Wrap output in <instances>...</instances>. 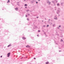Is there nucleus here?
I'll return each instance as SVG.
<instances>
[{
    "label": "nucleus",
    "instance_id": "nucleus-5",
    "mask_svg": "<svg viewBox=\"0 0 64 64\" xmlns=\"http://www.w3.org/2000/svg\"><path fill=\"white\" fill-rule=\"evenodd\" d=\"M26 47H31L30 46H29V45H28L26 46Z\"/></svg>",
    "mask_w": 64,
    "mask_h": 64
},
{
    "label": "nucleus",
    "instance_id": "nucleus-39",
    "mask_svg": "<svg viewBox=\"0 0 64 64\" xmlns=\"http://www.w3.org/2000/svg\"><path fill=\"white\" fill-rule=\"evenodd\" d=\"M24 1H26V0H24Z\"/></svg>",
    "mask_w": 64,
    "mask_h": 64
},
{
    "label": "nucleus",
    "instance_id": "nucleus-2",
    "mask_svg": "<svg viewBox=\"0 0 64 64\" xmlns=\"http://www.w3.org/2000/svg\"><path fill=\"white\" fill-rule=\"evenodd\" d=\"M10 56V52H9L8 53V54H7V57H9V56Z\"/></svg>",
    "mask_w": 64,
    "mask_h": 64
},
{
    "label": "nucleus",
    "instance_id": "nucleus-35",
    "mask_svg": "<svg viewBox=\"0 0 64 64\" xmlns=\"http://www.w3.org/2000/svg\"><path fill=\"white\" fill-rule=\"evenodd\" d=\"M44 26V27H45V26Z\"/></svg>",
    "mask_w": 64,
    "mask_h": 64
},
{
    "label": "nucleus",
    "instance_id": "nucleus-19",
    "mask_svg": "<svg viewBox=\"0 0 64 64\" xmlns=\"http://www.w3.org/2000/svg\"><path fill=\"white\" fill-rule=\"evenodd\" d=\"M28 11H29V10H26L27 12H28Z\"/></svg>",
    "mask_w": 64,
    "mask_h": 64
},
{
    "label": "nucleus",
    "instance_id": "nucleus-23",
    "mask_svg": "<svg viewBox=\"0 0 64 64\" xmlns=\"http://www.w3.org/2000/svg\"><path fill=\"white\" fill-rule=\"evenodd\" d=\"M60 26H61L60 25L59 26V27H60Z\"/></svg>",
    "mask_w": 64,
    "mask_h": 64
},
{
    "label": "nucleus",
    "instance_id": "nucleus-34",
    "mask_svg": "<svg viewBox=\"0 0 64 64\" xmlns=\"http://www.w3.org/2000/svg\"><path fill=\"white\" fill-rule=\"evenodd\" d=\"M54 1H57L56 0H54Z\"/></svg>",
    "mask_w": 64,
    "mask_h": 64
},
{
    "label": "nucleus",
    "instance_id": "nucleus-30",
    "mask_svg": "<svg viewBox=\"0 0 64 64\" xmlns=\"http://www.w3.org/2000/svg\"><path fill=\"white\" fill-rule=\"evenodd\" d=\"M48 20H49V21H50V19H49Z\"/></svg>",
    "mask_w": 64,
    "mask_h": 64
},
{
    "label": "nucleus",
    "instance_id": "nucleus-22",
    "mask_svg": "<svg viewBox=\"0 0 64 64\" xmlns=\"http://www.w3.org/2000/svg\"><path fill=\"white\" fill-rule=\"evenodd\" d=\"M62 5V4H63V3H61Z\"/></svg>",
    "mask_w": 64,
    "mask_h": 64
},
{
    "label": "nucleus",
    "instance_id": "nucleus-25",
    "mask_svg": "<svg viewBox=\"0 0 64 64\" xmlns=\"http://www.w3.org/2000/svg\"><path fill=\"white\" fill-rule=\"evenodd\" d=\"M49 26V25H47V27H48Z\"/></svg>",
    "mask_w": 64,
    "mask_h": 64
},
{
    "label": "nucleus",
    "instance_id": "nucleus-42",
    "mask_svg": "<svg viewBox=\"0 0 64 64\" xmlns=\"http://www.w3.org/2000/svg\"><path fill=\"white\" fill-rule=\"evenodd\" d=\"M42 22H43V20L42 21Z\"/></svg>",
    "mask_w": 64,
    "mask_h": 64
},
{
    "label": "nucleus",
    "instance_id": "nucleus-13",
    "mask_svg": "<svg viewBox=\"0 0 64 64\" xmlns=\"http://www.w3.org/2000/svg\"><path fill=\"white\" fill-rule=\"evenodd\" d=\"M10 2V0H8V2H7V3H9Z\"/></svg>",
    "mask_w": 64,
    "mask_h": 64
},
{
    "label": "nucleus",
    "instance_id": "nucleus-17",
    "mask_svg": "<svg viewBox=\"0 0 64 64\" xmlns=\"http://www.w3.org/2000/svg\"><path fill=\"white\" fill-rule=\"evenodd\" d=\"M38 32H40V30H38Z\"/></svg>",
    "mask_w": 64,
    "mask_h": 64
},
{
    "label": "nucleus",
    "instance_id": "nucleus-31",
    "mask_svg": "<svg viewBox=\"0 0 64 64\" xmlns=\"http://www.w3.org/2000/svg\"><path fill=\"white\" fill-rule=\"evenodd\" d=\"M57 1L56 0V3H57Z\"/></svg>",
    "mask_w": 64,
    "mask_h": 64
},
{
    "label": "nucleus",
    "instance_id": "nucleus-27",
    "mask_svg": "<svg viewBox=\"0 0 64 64\" xmlns=\"http://www.w3.org/2000/svg\"><path fill=\"white\" fill-rule=\"evenodd\" d=\"M37 36H39V35H37Z\"/></svg>",
    "mask_w": 64,
    "mask_h": 64
},
{
    "label": "nucleus",
    "instance_id": "nucleus-14",
    "mask_svg": "<svg viewBox=\"0 0 64 64\" xmlns=\"http://www.w3.org/2000/svg\"><path fill=\"white\" fill-rule=\"evenodd\" d=\"M56 7H55L54 8L55 9V10H56Z\"/></svg>",
    "mask_w": 64,
    "mask_h": 64
},
{
    "label": "nucleus",
    "instance_id": "nucleus-26",
    "mask_svg": "<svg viewBox=\"0 0 64 64\" xmlns=\"http://www.w3.org/2000/svg\"><path fill=\"white\" fill-rule=\"evenodd\" d=\"M34 59H36V58H34Z\"/></svg>",
    "mask_w": 64,
    "mask_h": 64
},
{
    "label": "nucleus",
    "instance_id": "nucleus-38",
    "mask_svg": "<svg viewBox=\"0 0 64 64\" xmlns=\"http://www.w3.org/2000/svg\"><path fill=\"white\" fill-rule=\"evenodd\" d=\"M38 1H40V0H38Z\"/></svg>",
    "mask_w": 64,
    "mask_h": 64
},
{
    "label": "nucleus",
    "instance_id": "nucleus-3",
    "mask_svg": "<svg viewBox=\"0 0 64 64\" xmlns=\"http://www.w3.org/2000/svg\"><path fill=\"white\" fill-rule=\"evenodd\" d=\"M47 3H48V5H50V4H51V2L48 1V2H47Z\"/></svg>",
    "mask_w": 64,
    "mask_h": 64
},
{
    "label": "nucleus",
    "instance_id": "nucleus-4",
    "mask_svg": "<svg viewBox=\"0 0 64 64\" xmlns=\"http://www.w3.org/2000/svg\"><path fill=\"white\" fill-rule=\"evenodd\" d=\"M18 8H15V10H16V11H17V10H18Z\"/></svg>",
    "mask_w": 64,
    "mask_h": 64
},
{
    "label": "nucleus",
    "instance_id": "nucleus-33",
    "mask_svg": "<svg viewBox=\"0 0 64 64\" xmlns=\"http://www.w3.org/2000/svg\"><path fill=\"white\" fill-rule=\"evenodd\" d=\"M17 3H19V2H17Z\"/></svg>",
    "mask_w": 64,
    "mask_h": 64
},
{
    "label": "nucleus",
    "instance_id": "nucleus-12",
    "mask_svg": "<svg viewBox=\"0 0 64 64\" xmlns=\"http://www.w3.org/2000/svg\"><path fill=\"white\" fill-rule=\"evenodd\" d=\"M55 24H54L53 25V26L54 27H55Z\"/></svg>",
    "mask_w": 64,
    "mask_h": 64
},
{
    "label": "nucleus",
    "instance_id": "nucleus-15",
    "mask_svg": "<svg viewBox=\"0 0 64 64\" xmlns=\"http://www.w3.org/2000/svg\"><path fill=\"white\" fill-rule=\"evenodd\" d=\"M24 6H27V4H25Z\"/></svg>",
    "mask_w": 64,
    "mask_h": 64
},
{
    "label": "nucleus",
    "instance_id": "nucleus-8",
    "mask_svg": "<svg viewBox=\"0 0 64 64\" xmlns=\"http://www.w3.org/2000/svg\"><path fill=\"white\" fill-rule=\"evenodd\" d=\"M11 46V44H9V45H8V47H9L10 46Z\"/></svg>",
    "mask_w": 64,
    "mask_h": 64
},
{
    "label": "nucleus",
    "instance_id": "nucleus-44",
    "mask_svg": "<svg viewBox=\"0 0 64 64\" xmlns=\"http://www.w3.org/2000/svg\"><path fill=\"white\" fill-rule=\"evenodd\" d=\"M45 20H46V18H45Z\"/></svg>",
    "mask_w": 64,
    "mask_h": 64
},
{
    "label": "nucleus",
    "instance_id": "nucleus-10",
    "mask_svg": "<svg viewBox=\"0 0 64 64\" xmlns=\"http://www.w3.org/2000/svg\"><path fill=\"white\" fill-rule=\"evenodd\" d=\"M52 3H54V5H55V4H54V1H52Z\"/></svg>",
    "mask_w": 64,
    "mask_h": 64
},
{
    "label": "nucleus",
    "instance_id": "nucleus-1",
    "mask_svg": "<svg viewBox=\"0 0 64 64\" xmlns=\"http://www.w3.org/2000/svg\"><path fill=\"white\" fill-rule=\"evenodd\" d=\"M60 8H58V11H56V13H57V14H59V13L60 12Z\"/></svg>",
    "mask_w": 64,
    "mask_h": 64
},
{
    "label": "nucleus",
    "instance_id": "nucleus-41",
    "mask_svg": "<svg viewBox=\"0 0 64 64\" xmlns=\"http://www.w3.org/2000/svg\"><path fill=\"white\" fill-rule=\"evenodd\" d=\"M56 16H54V17H56Z\"/></svg>",
    "mask_w": 64,
    "mask_h": 64
},
{
    "label": "nucleus",
    "instance_id": "nucleus-16",
    "mask_svg": "<svg viewBox=\"0 0 64 64\" xmlns=\"http://www.w3.org/2000/svg\"><path fill=\"white\" fill-rule=\"evenodd\" d=\"M50 25H52V23L51 22L50 23Z\"/></svg>",
    "mask_w": 64,
    "mask_h": 64
},
{
    "label": "nucleus",
    "instance_id": "nucleus-40",
    "mask_svg": "<svg viewBox=\"0 0 64 64\" xmlns=\"http://www.w3.org/2000/svg\"><path fill=\"white\" fill-rule=\"evenodd\" d=\"M37 18H38V17H37Z\"/></svg>",
    "mask_w": 64,
    "mask_h": 64
},
{
    "label": "nucleus",
    "instance_id": "nucleus-24",
    "mask_svg": "<svg viewBox=\"0 0 64 64\" xmlns=\"http://www.w3.org/2000/svg\"><path fill=\"white\" fill-rule=\"evenodd\" d=\"M36 4H37V3H38V2H36Z\"/></svg>",
    "mask_w": 64,
    "mask_h": 64
},
{
    "label": "nucleus",
    "instance_id": "nucleus-29",
    "mask_svg": "<svg viewBox=\"0 0 64 64\" xmlns=\"http://www.w3.org/2000/svg\"><path fill=\"white\" fill-rule=\"evenodd\" d=\"M61 52V50L59 51V52Z\"/></svg>",
    "mask_w": 64,
    "mask_h": 64
},
{
    "label": "nucleus",
    "instance_id": "nucleus-37",
    "mask_svg": "<svg viewBox=\"0 0 64 64\" xmlns=\"http://www.w3.org/2000/svg\"><path fill=\"white\" fill-rule=\"evenodd\" d=\"M25 8H27V7H26Z\"/></svg>",
    "mask_w": 64,
    "mask_h": 64
},
{
    "label": "nucleus",
    "instance_id": "nucleus-43",
    "mask_svg": "<svg viewBox=\"0 0 64 64\" xmlns=\"http://www.w3.org/2000/svg\"><path fill=\"white\" fill-rule=\"evenodd\" d=\"M33 1H34V0H32Z\"/></svg>",
    "mask_w": 64,
    "mask_h": 64
},
{
    "label": "nucleus",
    "instance_id": "nucleus-9",
    "mask_svg": "<svg viewBox=\"0 0 64 64\" xmlns=\"http://www.w3.org/2000/svg\"><path fill=\"white\" fill-rule=\"evenodd\" d=\"M22 38L23 39H24V40L26 39V38L24 37H23Z\"/></svg>",
    "mask_w": 64,
    "mask_h": 64
},
{
    "label": "nucleus",
    "instance_id": "nucleus-32",
    "mask_svg": "<svg viewBox=\"0 0 64 64\" xmlns=\"http://www.w3.org/2000/svg\"><path fill=\"white\" fill-rule=\"evenodd\" d=\"M28 15H30V14H28Z\"/></svg>",
    "mask_w": 64,
    "mask_h": 64
},
{
    "label": "nucleus",
    "instance_id": "nucleus-11",
    "mask_svg": "<svg viewBox=\"0 0 64 64\" xmlns=\"http://www.w3.org/2000/svg\"><path fill=\"white\" fill-rule=\"evenodd\" d=\"M49 63V62H47L46 63V64H48Z\"/></svg>",
    "mask_w": 64,
    "mask_h": 64
},
{
    "label": "nucleus",
    "instance_id": "nucleus-20",
    "mask_svg": "<svg viewBox=\"0 0 64 64\" xmlns=\"http://www.w3.org/2000/svg\"><path fill=\"white\" fill-rule=\"evenodd\" d=\"M0 57H1V58H2V56H0Z\"/></svg>",
    "mask_w": 64,
    "mask_h": 64
},
{
    "label": "nucleus",
    "instance_id": "nucleus-6",
    "mask_svg": "<svg viewBox=\"0 0 64 64\" xmlns=\"http://www.w3.org/2000/svg\"><path fill=\"white\" fill-rule=\"evenodd\" d=\"M57 6H60V4L59 3L57 4Z\"/></svg>",
    "mask_w": 64,
    "mask_h": 64
},
{
    "label": "nucleus",
    "instance_id": "nucleus-36",
    "mask_svg": "<svg viewBox=\"0 0 64 64\" xmlns=\"http://www.w3.org/2000/svg\"><path fill=\"white\" fill-rule=\"evenodd\" d=\"M58 29H59V27H58Z\"/></svg>",
    "mask_w": 64,
    "mask_h": 64
},
{
    "label": "nucleus",
    "instance_id": "nucleus-28",
    "mask_svg": "<svg viewBox=\"0 0 64 64\" xmlns=\"http://www.w3.org/2000/svg\"><path fill=\"white\" fill-rule=\"evenodd\" d=\"M61 40V41H63V40H62V39Z\"/></svg>",
    "mask_w": 64,
    "mask_h": 64
},
{
    "label": "nucleus",
    "instance_id": "nucleus-18",
    "mask_svg": "<svg viewBox=\"0 0 64 64\" xmlns=\"http://www.w3.org/2000/svg\"><path fill=\"white\" fill-rule=\"evenodd\" d=\"M26 17H27V15H26Z\"/></svg>",
    "mask_w": 64,
    "mask_h": 64
},
{
    "label": "nucleus",
    "instance_id": "nucleus-7",
    "mask_svg": "<svg viewBox=\"0 0 64 64\" xmlns=\"http://www.w3.org/2000/svg\"><path fill=\"white\" fill-rule=\"evenodd\" d=\"M54 19H55V20H57V17H56V18H54Z\"/></svg>",
    "mask_w": 64,
    "mask_h": 64
},
{
    "label": "nucleus",
    "instance_id": "nucleus-21",
    "mask_svg": "<svg viewBox=\"0 0 64 64\" xmlns=\"http://www.w3.org/2000/svg\"><path fill=\"white\" fill-rule=\"evenodd\" d=\"M27 20H28V21L29 20V19L28 18H27Z\"/></svg>",
    "mask_w": 64,
    "mask_h": 64
}]
</instances>
